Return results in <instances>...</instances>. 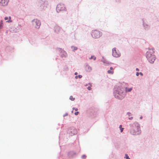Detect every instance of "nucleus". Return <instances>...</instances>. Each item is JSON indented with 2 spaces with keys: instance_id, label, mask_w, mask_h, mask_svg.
Returning a JSON list of instances; mask_svg holds the SVG:
<instances>
[{
  "instance_id": "obj_1",
  "label": "nucleus",
  "mask_w": 159,
  "mask_h": 159,
  "mask_svg": "<svg viewBox=\"0 0 159 159\" xmlns=\"http://www.w3.org/2000/svg\"><path fill=\"white\" fill-rule=\"evenodd\" d=\"M113 95L117 99H123L125 95L124 88L121 86V84L116 85L114 89Z\"/></svg>"
},
{
  "instance_id": "obj_2",
  "label": "nucleus",
  "mask_w": 159,
  "mask_h": 159,
  "mask_svg": "<svg viewBox=\"0 0 159 159\" xmlns=\"http://www.w3.org/2000/svg\"><path fill=\"white\" fill-rule=\"evenodd\" d=\"M129 132L133 135H136L140 134L141 133L140 124L137 122H135L129 125Z\"/></svg>"
},
{
  "instance_id": "obj_3",
  "label": "nucleus",
  "mask_w": 159,
  "mask_h": 159,
  "mask_svg": "<svg viewBox=\"0 0 159 159\" xmlns=\"http://www.w3.org/2000/svg\"><path fill=\"white\" fill-rule=\"evenodd\" d=\"M149 51L147 52L146 56L148 61L151 64L154 63L156 58L153 53L154 52V48H149Z\"/></svg>"
},
{
  "instance_id": "obj_4",
  "label": "nucleus",
  "mask_w": 159,
  "mask_h": 159,
  "mask_svg": "<svg viewBox=\"0 0 159 159\" xmlns=\"http://www.w3.org/2000/svg\"><path fill=\"white\" fill-rule=\"evenodd\" d=\"M48 2L46 0H41L38 4V9L42 11L45 10L48 6Z\"/></svg>"
},
{
  "instance_id": "obj_5",
  "label": "nucleus",
  "mask_w": 159,
  "mask_h": 159,
  "mask_svg": "<svg viewBox=\"0 0 159 159\" xmlns=\"http://www.w3.org/2000/svg\"><path fill=\"white\" fill-rule=\"evenodd\" d=\"M91 34L93 38L98 39L102 35V33L98 30H94L92 31Z\"/></svg>"
},
{
  "instance_id": "obj_6",
  "label": "nucleus",
  "mask_w": 159,
  "mask_h": 159,
  "mask_svg": "<svg viewBox=\"0 0 159 159\" xmlns=\"http://www.w3.org/2000/svg\"><path fill=\"white\" fill-rule=\"evenodd\" d=\"M32 25L36 29H39L41 25V23L37 19H35L32 20Z\"/></svg>"
},
{
  "instance_id": "obj_7",
  "label": "nucleus",
  "mask_w": 159,
  "mask_h": 159,
  "mask_svg": "<svg viewBox=\"0 0 159 159\" xmlns=\"http://www.w3.org/2000/svg\"><path fill=\"white\" fill-rule=\"evenodd\" d=\"M66 8L63 4H58L56 7V11L58 13L60 11L63 10H66Z\"/></svg>"
},
{
  "instance_id": "obj_8",
  "label": "nucleus",
  "mask_w": 159,
  "mask_h": 159,
  "mask_svg": "<svg viewBox=\"0 0 159 159\" xmlns=\"http://www.w3.org/2000/svg\"><path fill=\"white\" fill-rule=\"evenodd\" d=\"M68 133L70 135L73 136L77 134V131L76 129L73 127H70L68 129Z\"/></svg>"
},
{
  "instance_id": "obj_9",
  "label": "nucleus",
  "mask_w": 159,
  "mask_h": 159,
  "mask_svg": "<svg viewBox=\"0 0 159 159\" xmlns=\"http://www.w3.org/2000/svg\"><path fill=\"white\" fill-rule=\"evenodd\" d=\"M112 55L115 57H118L120 56V53L118 50L117 51L116 48H113L112 49Z\"/></svg>"
},
{
  "instance_id": "obj_10",
  "label": "nucleus",
  "mask_w": 159,
  "mask_h": 159,
  "mask_svg": "<svg viewBox=\"0 0 159 159\" xmlns=\"http://www.w3.org/2000/svg\"><path fill=\"white\" fill-rule=\"evenodd\" d=\"M9 1V0H0V5L6 6L7 5Z\"/></svg>"
},
{
  "instance_id": "obj_11",
  "label": "nucleus",
  "mask_w": 159,
  "mask_h": 159,
  "mask_svg": "<svg viewBox=\"0 0 159 159\" xmlns=\"http://www.w3.org/2000/svg\"><path fill=\"white\" fill-rule=\"evenodd\" d=\"M85 69L86 71L87 72H90L92 70L91 67L87 63H86L85 64Z\"/></svg>"
},
{
  "instance_id": "obj_12",
  "label": "nucleus",
  "mask_w": 159,
  "mask_h": 159,
  "mask_svg": "<svg viewBox=\"0 0 159 159\" xmlns=\"http://www.w3.org/2000/svg\"><path fill=\"white\" fill-rule=\"evenodd\" d=\"M143 25L144 29L145 30H148L150 28V26L146 23L144 22L143 20Z\"/></svg>"
},
{
  "instance_id": "obj_13",
  "label": "nucleus",
  "mask_w": 159,
  "mask_h": 159,
  "mask_svg": "<svg viewBox=\"0 0 159 159\" xmlns=\"http://www.w3.org/2000/svg\"><path fill=\"white\" fill-rule=\"evenodd\" d=\"M60 30V28L59 26L56 25L54 28V31L56 33H58Z\"/></svg>"
},
{
  "instance_id": "obj_14",
  "label": "nucleus",
  "mask_w": 159,
  "mask_h": 159,
  "mask_svg": "<svg viewBox=\"0 0 159 159\" xmlns=\"http://www.w3.org/2000/svg\"><path fill=\"white\" fill-rule=\"evenodd\" d=\"M10 30V31L12 33H16L18 32V30L14 27L11 28Z\"/></svg>"
},
{
  "instance_id": "obj_15",
  "label": "nucleus",
  "mask_w": 159,
  "mask_h": 159,
  "mask_svg": "<svg viewBox=\"0 0 159 159\" xmlns=\"http://www.w3.org/2000/svg\"><path fill=\"white\" fill-rule=\"evenodd\" d=\"M76 153L73 151H71L69 152L68 156L69 157H73L75 155Z\"/></svg>"
},
{
  "instance_id": "obj_16",
  "label": "nucleus",
  "mask_w": 159,
  "mask_h": 159,
  "mask_svg": "<svg viewBox=\"0 0 159 159\" xmlns=\"http://www.w3.org/2000/svg\"><path fill=\"white\" fill-rule=\"evenodd\" d=\"M61 53V56L62 57H66L67 56L66 52L65 51H63V52Z\"/></svg>"
},
{
  "instance_id": "obj_17",
  "label": "nucleus",
  "mask_w": 159,
  "mask_h": 159,
  "mask_svg": "<svg viewBox=\"0 0 159 159\" xmlns=\"http://www.w3.org/2000/svg\"><path fill=\"white\" fill-rule=\"evenodd\" d=\"M102 61L104 63H106L107 64H110L111 63V62H110L108 61L105 58H104L103 57H102Z\"/></svg>"
},
{
  "instance_id": "obj_18",
  "label": "nucleus",
  "mask_w": 159,
  "mask_h": 159,
  "mask_svg": "<svg viewBox=\"0 0 159 159\" xmlns=\"http://www.w3.org/2000/svg\"><path fill=\"white\" fill-rule=\"evenodd\" d=\"M132 90V88H127V87H126L125 88V93L127 92H130Z\"/></svg>"
},
{
  "instance_id": "obj_19",
  "label": "nucleus",
  "mask_w": 159,
  "mask_h": 159,
  "mask_svg": "<svg viewBox=\"0 0 159 159\" xmlns=\"http://www.w3.org/2000/svg\"><path fill=\"white\" fill-rule=\"evenodd\" d=\"M72 48H73L72 49V51L73 52L75 51V50H76L78 48L77 47H74L73 46H72L71 47Z\"/></svg>"
},
{
  "instance_id": "obj_20",
  "label": "nucleus",
  "mask_w": 159,
  "mask_h": 159,
  "mask_svg": "<svg viewBox=\"0 0 159 159\" xmlns=\"http://www.w3.org/2000/svg\"><path fill=\"white\" fill-rule=\"evenodd\" d=\"M122 125H120L119 126V128H120V132H122L124 128H122Z\"/></svg>"
},
{
  "instance_id": "obj_21",
  "label": "nucleus",
  "mask_w": 159,
  "mask_h": 159,
  "mask_svg": "<svg viewBox=\"0 0 159 159\" xmlns=\"http://www.w3.org/2000/svg\"><path fill=\"white\" fill-rule=\"evenodd\" d=\"M3 25V21L2 20L0 21V29L2 28Z\"/></svg>"
},
{
  "instance_id": "obj_22",
  "label": "nucleus",
  "mask_w": 159,
  "mask_h": 159,
  "mask_svg": "<svg viewBox=\"0 0 159 159\" xmlns=\"http://www.w3.org/2000/svg\"><path fill=\"white\" fill-rule=\"evenodd\" d=\"M82 75H79L78 76H75V78L76 79H77L78 78L80 79V78H82Z\"/></svg>"
},
{
  "instance_id": "obj_23",
  "label": "nucleus",
  "mask_w": 159,
  "mask_h": 159,
  "mask_svg": "<svg viewBox=\"0 0 159 159\" xmlns=\"http://www.w3.org/2000/svg\"><path fill=\"white\" fill-rule=\"evenodd\" d=\"M9 20H7V22H8V23H10V22H12V20H11V16H9Z\"/></svg>"
},
{
  "instance_id": "obj_24",
  "label": "nucleus",
  "mask_w": 159,
  "mask_h": 159,
  "mask_svg": "<svg viewBox=\"0 0 159 159\" xmlns=\"http://www.w3.org/2000/svg\"><path fill=\"white\" fill-rule=\"evenodd\" d=\"M70 99L71 100V101H74L75 99V98H73L72 96H71L70 97Z\"/></svg>"
},
{
  "instance_id": "obj_25",
  "label": "nucleus",
  "mask_w": 159,
  "mask_h": 159,
  "mask_svg": "<svg viewBox=\"0 0 159 159\" xmlns=\"http://www.w3.org/2000/svg\"><path fill=\"white\" fill-rule=\"evenodd\" d=\"M58 49L59 50V52H60L61 53H62L63 52V51H65L64 50L62 49L61 48H59Z\"/></svg>"
},
{
  "instance_id": "obj_26",
  "label": "nucleus",
  "mask_w": 159,
  "mask_h": 159,
  "mask_svg": "<svg viewBox=\"0 0 159 159\" xmlns=\"http://www.w3.org/2000/svg\"><path fill=\"white\" fill-rule=\"evenodd\" d=\"M86 158V156L85 155H83L81 157L82 159H85Z\"/></svg>"
},
{
  "instance_id": "obj_27",
  "label": "nucleus",
  "mask_w": 159,
  "mask_h": 159,
  "mask_svg": "<svg viewBox=\"0 0 159 159\" xmlns=\"http://www.w3.org/2000/svg\"><path fill=\"white\" fill-rule=\"evenodd\" d=\"M93 58V59L94 60H95L96 59V57H94V56H92L90 59H92Z\"/></svg>"
},
{
  "instance_id": "obj_28",
  "label": "nucleus",
  "mask_w": 159,
  "mask_h": 159,
  "mask_svg": "<svg viewBox=\"0 0 159 159\" xmlns=\"http://www.w3.org/2000/svg\"><path fill=\"white\" fill-rule=\"evenodd\" d=\"M107 72L109 74H113V71H111L110 70H108Z\"/></svg>"
},
{
  "instance_id": "obj_29",
  "label": "nucleus",
  "mask_w": 159,
  "mask_h": 159,
  "mask_svg": "<svg viewBox=\"0 0 159 159\" xmlns=\"http://www.w3.org/2000/svg\"><path fill=\"white\" fill-rule=\"evenodd\" d=\"M125 156L126 157V159H130V158H129V157L128 156L127 154H125Z\"/></svg>"
},
{
  "instance_id": "obj_30",
  "label": "nucleus",
  "mask_w": 159,
  "mask_h": 159,
  "mask_svg": "<svg viewBox=\"0 0 159 159\" xmlns=\"http://www.w3.org/2000/svg\"><path fill=\"white\" fill-rule=\"evenodd\" d=\"M73 110H75V111H78V108H75V107H74L72 108Z\"/></svg>"
},
{
  "instance_id": "obj_31",
  "label": "nucleus",
  "mask_w": 159,
  "mask_h": 159,
  "mask_svg": "<svg viewBox=\"0 0 159 159\" xmlns=\"http://www.w3.org/2000/svg\"><path fill=\"white\" fill-rule=\"evenodd\" d=\"M87 89L89 90H90L91 89V88L90 86H88L87 87Z\"/></svg>"
},
{
  "instance_id": "obj_32",
  "label": "nucleus",
  "mask_w": 159,
  "mask_h": 159,
  "mask_svg": "<svg viewBox=\"0 0 159 159\" xmlns=\"http://www.w3.org/2000/svg\"><path fill=\"white\" fill-rule=\"evenodd\" d=\"M79 113V112L78 111H77L75 113V115H77Z\"/></svg>"
},
{
  "instance_id": "obj_33",
  "label": "nucleus",
  "mask_w": 159,
  "mask_h": 159,
  "mask_svg": "<svg viewBox=\"0 0 159 159\" xmlns=\"http://www.w3.org/2000/svg\"><path fill=\"white\" fill-rule=\"evenodd\" d=\"M131 114V113L129 112H128L127 113V114L129 116H130V115Z\"/></svg>"
},
{
  "instance_id": "obj_34",
  "label": "nucleus",
  "mask_w": 159,
  "mask_h": 159,
  "mask_svg": "<svg viewBox=\"0 0 159 159\" xmlns=\"http://www.w3.org/2000/svg\"><path fill=\"white\" fill-rule=\"evenodd\" d=\"M68 115V113H66L65 115H64L63 116L64 117L65 116H67Z\"/></svg>"
},
{
  "instance_id": "obj_35",
  "label": "nucleus",
  "mask_w": 159,
  "mask_h": 159,
  "mask_svg": "<svg viewBox=\"0 0 159 159\" xmlns=\"http://www.w3.org/2000/svg\"><path fill=\"white\" fill-rule=\"evenodd\" d=\"M139 75V73L138 72H137L136 73V75L137 76H138Z\"/></svg>"
},
{
  "instance_id": "obj_36",
  "label": "nucleus",
  "mask_w": 159,
  "mask_h": 159,
  "mask_svg": "<svg viewBox=\"0 0 159 159\" xmlns=\"http://www.w3.org/2000/svg\"><path fill=\"white\" fill-rule=\"evenodd\" d=\"M128 119L129 120H132L133 119V117H129Z\"/></svg>"
},
{
  "instance_id": "obj_37",
  "label": "nucleus",
  "mask_w": 159,
  "mask_h": 159,
  "mask_svg": "<svg viewBox=\"0 0 159 159\" xmlns=\"http://www.w3.org/2000/svg\"><path fill=\"white\" fill-rule=\"evenodd\" d=\"M4 19L5 20H8V17H5V18H4Z\"/></svg>"
},
{
  "instance_id": "obj_38",
  "label": "nucleus",
  "mask_w": 159,
  "mask_h": 159,
  "mask_svg": "<svg viewBox=\"0 0 159 159\" xmlns=\"http://www.w3.org/2000/svg\"><path fill=\"white\" fill-rule=\"evenodd\" d=\"M139 75H140L141 76H143V74L142 73L140 72L139 73Z\"/></svg>"
},
{
  "instance_id": "obj_39",
  "label": "nucleus",
  "mask_w": 159,
  "mask_h": 159,
  "mask_svg": "<svg viewBox=\"0 0 159 159\" xmlns=\"http://www.w3.org/2000/svg\"><path fill=\"white\" fill-rule=\"evenodd\" d=\"M136 70L138 71H139V69L138 68H136Z\"/></svg>"
},
{
  "instance_id": "obj_40",
  "label": "nucleus",
  "mask_w": 159,
  "mask_h": 159,
  "mask_svg": "<svg viewBox=\"0 0 159 159\" xmlns=\"http://www.w3.org/2000/svg\"><path fill=\"white\" fill-rule=\"evenodd\" d=\"M110 69L111 70H112L113 69V68L112 67H110Z\"/></svg>"
},
{
  "instance_id": "obj_41",
  "label": "nucleus",
  "mask_w": 159,
  "mask_h": 159,
  "mask_svg": "<svg viewBox=\"0 0 159 159\" xmlns=\"http://www.w3.org/2000/svg\"><path fill=\"white\" fill-rule=\"evenodd\" d=\"M18 26H20V27H21V25H20V24H18Z\"/></svg>"
},
{
  "instance_id": "obj_42",
  "label": "nucleus",
  "mask_w": 159,
  "mask_h": 159,
  "mask_svg": "<svg viewBox=\"0 0 159 159\" xmlns=\"http://www.w3.org/2000/svg\"><path fill=\"white\" fill-rule=\"evenodd\" d=\"M116 2H119L120 0H116Z\"/></svg>"
},
{
  "instance_id": "obj_43",
  "label": "nucleus",
  "mask_w": 159,
  "mask_h": 159,
  "mask_svg": "<svg viewBox=\"0 0 159 159\" xmlns=\"http://www.w3.org/2000/svg\"><path fill=\"white\" fill-rule=\"evenodd\" d=\"M77 72H75V75H77Z\"/></svg>"
},
{
  "instance_id": "obj_44",
  "label": "nucleus",
  "mask_w": 159,
  "mask_h": 159,
  "mask_svg": "<svg viewBox=\"0 0 159 159\" xmlns=\"http://www.w3.org/2000/svg\"><path fill=\"white\" fill-rule=\"evenodd\" d=\"M142 118H143V117H142V116H141L140 117V119H142Z\"/></svg>"
},
{
  "instance_id": "obj_45",
  "label": "nucleus",
  "mask_w": 159,
  "mask_h": 159,
  "mask_svg": "<svg viewBox=\"0 0 159 159\" xmlns=\"http://www.w3.org/2000/svg\"><path fill=\"white\" fill-rule=\"evenodd\" d=\"M73 111H72V113H73Z\"/></svg>"
},
{
  "instance_id": "obj_46",
  "label": "nucleus",
  "mask_w": 159,
  "mask_h": 159,
  "mask_svg": "<svg viewBox=\"0 0 159 159\" xmlns=\"http://www.w3.org/2000/svg\"><path fill=\"white\" fill-rule=\"evenodd\" d=\"M87 85V84H86L85 86H86Z\"/></svg>"
}]
</instances>
